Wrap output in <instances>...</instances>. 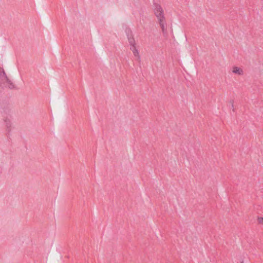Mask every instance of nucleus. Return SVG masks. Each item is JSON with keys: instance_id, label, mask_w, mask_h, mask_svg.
Segmentation results:
<instances>
[{"instance_id": "obj_3", "label": "nucleus", "mask_w": 263, "mask_h": 263, "mask_svg": "<svg viewBox=\"0 0 263 263\" xmlns=\"http://www.w3.org/2000/svg\"><path fill=\"white\" fill-rule=\"evenodd\" d=\"M257 221L259 224L263 226V217H258L257 218Z\"/></svg>"}, {"instance_id": "obj_2", "label": "nucleus", "mask_w": 263, "mask_h": 263, "mask_svg": "<svg viewBox=\"0 0 263 263\" xmlns=\"http://www.w3.org/2000/svg\"><path fill=\"white\" fill-rule=\"evenodd\" d=\"M232 72L233 74L239 76H242L244 74V71L243 69L236 66H234L232 67Z\"/></svg>"}, {"instance_id": "obj_4", "label": "nucleus", "mask_w": 263, "mask_h": 263, "mask_svg": "<svg viewBox=\"0 0 263 263\" xmlns=\"http://www.w3.org/2000/svg\"><path fill=\"white\" fill-rule=\"evenodd\" d=\"M133 53L135 55H138V50L135 47H134V49H133Z\"/></svg>"}, {"instance_id": "obj_1", "label": "nucleus", "mask_w": 263, "mask_h": 263, "mask_svg": "<svg viewBox=\"0 0 263 263\" xmlns=\"http://www.w3.org/2000/svg\"><path fill=\"white\" fill-rule=\"evenodd\" d=\"M154 13L157 17L159 24L161 27L162 31L164 33L167 30V25L165 18L164 14V11L160 5H156L154 9Z\"/></svg>"}]
</instances>
